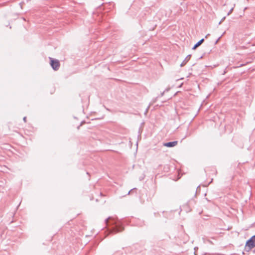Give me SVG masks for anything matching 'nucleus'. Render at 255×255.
Returning a JSON list of instances; mask_svg holds the SVG:
<instances>
[{
    "instance_id": "1",
    "label": "nucleus",
    "mask_w": 255,
    "mask_h": 255,
    "mask_svg": "<svg viewBox=\"0 0 255 255\" xmlns=\"http://www.w3.org/2000/svg\"><path fill=\"white\" fill-rule=\"evenodd\" d=\"M107 226H113L111 232L118 233L124 230V227L122 225L118 223L112 217H109L105 220Z\"/></svg>"
},
{
    "instance_id": "2",
    "label": "nucleus",
    "mask_w": 255,
    "mask_h": 255,
    "mask_svg": "<svg viewBox=\"0 0 255 255\" xmlns=\"http://www.w3.org/2000/svg\"><path fill=\"white\" fill-rule=\"evenodd\" d=\"M255 247V235L252 236L248 240L246 244L245 251L249 252L252 249Z\"/></svg>"
},
{
    "instance_id": "3",
    "label": "nucleus",
    "mask_w": 255,
    "mask_h": 255,
    "mask_svg": "<svg viewBox=\"0 0 255 255\" xmlns=\"http://www.w3.org/2000/svg\"><path fill=\"white\" fill-rule=\"evenodd\" d=\"M49 59L50 60V65L52 69L55 71L58 70L60 67L59 61L57 59H54L51 57H49Z\"/></svg>"
},
{
    "instance_id": "4",
    "label": "nucleus",
    "mask_w": 255,
    "mask_h": 255,
    "mask_svg": "<svg viewBox=\"0 0 255 255\" xmlns=\"http://www.w3.org/2000/svg\"><path fill=\"white\" fill-rule=\"evenodd\" d=\"M177 141H170L163 143V145L168 147H172L176 146L177 144Z\"/></svg>"
},
{
    "instance_id": "5",
    "label": "nucleus",
    "mask_w": 255,
    "mask_h": 255,
    "mask_svg": "<svg viewBox=\"0 0 255 255\" xmlns=\"http://www.w3.org/2000/svg\"><path fill=\"white\" fill-rule=\"evenodd\" d=\"M204 41V38H202L198 42H197L194 46L192 47V49L194 50L196 49L198 47H199Z\"/></svg>"
},
{
    "instance_id": "6",
    "label": "nucleus",
    "mask_w": 255,
    "mask_h": 255,
    "mask_svg": "<svg viewBox=\"0 0 255 255\" xmlns=\"http://www.w3.org/2000/svg\"><path fill=\"white\" fill-rule=\"evenodd\" d=\"M191 56V55H187L186 56V57L185 58V59L183 60V61L181 63L180 66L181 67L184 66L186 64V63L188 62V61L189 60Z\"/></svg>"
},
{
    "instance_id": "7",
    "label": "nucleus",
    "mask_w": 255,
    "mask_h": 255,
    "mask_svg": "<svg viewBox=\"0 0 255 255\" xmlns=\"http://www.w3.org/2000/svg\"><path fill=\"white\" fill-rule=\"evenodd\" d=\"M136 226L139 227H142L145 225V223L143 221L140 220L139 219H137L135 223Z\"/></svg>"
},
{
    "instance_id": "8",
    "label": "nucleus",
    "mask_w": 255,
    "mask_h": 255,
    "mask_svg": "<svg viewBox=\"0 0 255 255\" xmlns=\"http://www.w3.org/2000/svg\"><path fill=\"white\" fill-rule=\"evenodd\" d=\"M136 190V188H133L131 189V190H130L128 192V195L130 194V193L132 191H133V190Z\"/></svg>"
},
{
    "instance_id": "9",
    "label": "nucleus",
    "mask_w": 255,
    "mask_h": 255,
    "mask_svg": "<svg viewBox=\"0 0 255 255\" xmlns=\"http://www.w3.org/2000/svg\"><path fill=\"white\" fill-rule=\"evenodd\" d=\"M233 8H232L229 10V11L228 12L227 15H230V14L231 13V12H232V11H233Z\"/></svg>"
},
{
    "instance_id": "10",
    "label": "nucleus",
    "mask_w": 255,
    "mask_h": 255,
    "mask_svg": "<svg viewBox=\"0 0 255 255\" xmlns=\"http://www.w3.org/2000/svg\"><path fill=\"white\" fill-rule=\"evenodd\" d=\"M223 34H222L221 36H220L218 39L215 42V44H217L218 43V42L219 41V40H220V39L221 38V37L222 36Z\"/></svg>"
},
{
    "instance_id": "11",
    "label": "nucleus",
    "mask_w": 255,
    "mask_h": 255,
    "mask_svg": "<svg viewBox=\"0 0 255 255\" xmlns=\"http://www.w3.org/2000/svg\"><path fill=\"white\" fill-rule=\"evenodd\" d=\"M170 88H166L165 89V90L164 91L165 92H168Z\"/></svg>"
},
{
    "instance_id": "12",
    "label": "nucleus",
    "mask_w": 255,
    "mask_h": 255,
    "mask_svg": "<svg viewBox=\"0 0 255 255\" xmlns=\"http://www.w3.org/2000/svg\"><path fill=\"white\" fill-rule=\"evenodd\" d=\"M164 93H165V92H164V91H163V92H162V93L160 94V96H161V97H162V96L164 95Z\"/></svg>"
},
{
    "instance_id": "13",
    "label": "nucleus",
    "mask_w": 255,
    "mask_h": 255,
    "mask_svg": "<svg viewBox=\"0 0 255 255\" xmlns=\"http://www.w3.org/2000/svg\"><path fill=\"white\" fill-rule=\"evenodd\" d=\"M23 120L24 122H26V117H24L23 118Z\"/></svg>"
},
{
    "instance_id": "14",
    "label": "nucleus",
    "mask_w": 255,
    "mask_h": 255,
    "mask_svg": "<svg viewBox=\"0 0 255 255\" xmlns=\"http://www.w3.org/2000/svg\"><path fill=\"white\" fill-rule=\"evenodd\" d=\"M225 18V17H224V18H222V19L219 22V24H221V23L222 22V21Z\"/></svg>"
},
{
    "instance_id": "15",
    "label": "nucleus",
    "mask_w": 255,
    "mask_h": 255,
    "mask_svg": "<svg viewBox=\"0 0 255 255\" xmlns=\"http://www.w3.org/2000/svg\"><path fill=\"white\" fill-rule=\"evenodd\" d=\"M208 35H209V34H207V35H206L205 36V38H207V37H208Z\"/></svg>"
},
{
    "instance_id": "16",
    "label": "nucleus",
    "mask_w": 255,
    "mask_h": 255,
    "mask_svg": "<svg viewBox=\"0 0 255 255\" xmlns=\"http://www.w3.org/2000/svg\"><path fill=\"white\" fill-rule=\"evenodd\" d=\"M253 253H255V249L253 250Z\"/></svg>"
}]
</instances>
